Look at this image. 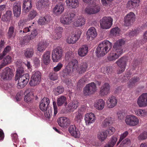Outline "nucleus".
<instances>
[{
  "label": "nucleus",
  "mask_w": 147,
  "mask_h": 147,
  "mask_svg": "<svg viewBox=\"0 0 147 147\" xmlns=\"http://www.w3.org/2000/svg\"><path fill=\"white\" fill-rule=\"evenodd\" d=\"M124 43V41L122 39L116 41L113 45V50L111 52L109 55L107 57L109 61H115L123 53V45Z\"/></svg>",
  "instance_id": "1"
},
{
  "label": "nucleus",
  "mask_w": 147,
  "mask_h": 147,
  "mask_svg": "<svg viewBox=\"0 0 147 147\" xmlns=\"http://www.w3.org/2000/svg\"><path fill=\"white\" fill-rule=\"evenodd\" d=\"M112 44L108 40H104L100 43L96 48L95 53L98 57H103L110 50Z\"/></svg>",
  "instance_id": "2"
},
{
  "label": "nucleus",
  "mask_w": 147,
  "mask_h": 147,
  "mask_svg": "<svg viewBox=\"0 0 147 147\" xmlns=\"http://www.w3.org/2000/svg\"><path fill=\"white\" fill-rule=\"evenodd\" d=\"M75 16L76 14L74 12L69 13H65L60 17V22L64 25H70L73 22Z\"/></svg>",
  "instance_id": "3"
},
{
  "label": "nucleus",
  "mask_w": 147,
  "mask_h": 147,
  "mask_svg": "<svg viewBox=\"0 0 147 147\" xmlns=\"http://www.w3.org/2000/svg\"><path fill=\"white\" fill-rule=\"evenodd\" d=\"M50 103V101L49 98L44 97L41 101L39 105V108L42 111L44 112L45 113L46 116L47 118H49L51 116L49 112L47 114V111L49 109V106Z\"/></svg>",
  "instance_id": "4"
},
{
  "label": "nucleus",
  "mask_w": 147,
  "mask_h": 147,
  "mask_svg": "<svg viewBox=\"0 0 147 147\" xmlns=\"http://www.w3.org/2000/svg\"><path fill=\"white\" fill-rule=\"evenodd\" d=\"M113 19L110 17H104L100 21L101 27L103 29L110 28L112 25Z\"/></svg>",
  "instance_id": "5"
},
{
  "label": "nucleus",
  "mask_w": 147,
  "mask_h": 147,
  "mask_svg": "<svg viewBox=\"0 0 147 147\" xmlns=\"http://www.w3.org/2000/svg\"><path fill=\"white\" fill-rule=\"evenodd\" d=\"M41 73L38 71H36L33 73L29 84L31 86H33L39 84L41 80Z\"/></svg>",
  "instance_id": "6"
},
{
  "label": "nucleus",
  "mask_w": 147,
  "mask_h": 147,
  "mask_svg": "<svg viewBox=\"0 0 147 147\" xmlns=\"http://www.w3.org/2000/svg\"><path fill=\"white\" fill-rule=\"evenodd\" d=\"M96 90V84L92 82L86 85L84 89L83 93L85 95H90L95 93Z\"/></svg>",
  "instance_id": "7"
},
{
  "label": "nucleus",
  "mask_w": 147,
  "mask_h": 147,
  "mask_svg": "<svg viewBox=\"0 0 147 147\" xmlns=\"http://www.w3.org/2000/svg\"><path fill=\"white\" fill-rule=\"evenodd\" d=\"M63 55V50L61 48L57 47L53 50L52 54V58L54 62H57L61 59Z\"/></svg>",
  "instance_id": "8"
},
{
  "label": "nucleus",
  "mask_w": 147,
  "mask_h": 147,
  "mask_svg": "<svg viewBox=\"0 0 147 147\" xmlns=\"http://www.w3.org/2000/svg\"><path fill=\"white\" fill-rule=\"evenodd\" d=\"M125 122L127 125L131 126H134L139 123V119L135 116L130 115L127 116Z\"/></svg>",
  "instance_id": "9"
},
{
  "label": "nucleus",
  "mask_w": 147,
  "mask_h": 147,
  "mask_svg": "<svg viewBox=\"0 0 147 147\" xmlns=\"http://www.w3.org/2000/svg\"><path fill=\"white\" fill-rule=\"evenodd\" d=\"M29 78L28 74H23L19 76L17 86L18 88L24 87L28 82Z\"/></svg>",
  "instance_id": "10"
},
{
  "label": "nucleus",
  "mask_w": 147,
  "mask_h": 147,
  "mask_svg": "<svg viewBox=\"0 0 147 147\" xmlns=\"http://www.w3.org/2000/svg\"><path fill=\"white\" fill-rule=\"evenodd\" d=\"M135 13L132 12H130L124 17V25L126 26H131L135 21Z\"/></svg>",
  "instance_id": "11"
},
{
  "label": "nucleus",
  "mask_w": 147,
  "mask_h": 147,
  "mask_svg": "<svg viewBox=\"0 0 147 147\" xmlns=\"http://www.w3.org/2000/svg\"><path fill=\"white\" fill-rule=\"evenodd\" d=\"M13 76L12 71L8 67H5L3 69L1 76V78L6 80H11Z\"/></svg>",
  "instance_id": "12"
},
{
  "label": "nucleus",
  "mask_w": 147,
  "mask_h": 147,
  "mask_svg": "<svg viewBox=\"0 0 147 147\" xmlns=\"http://www.w3.org/2000/svg\"><path fill=\"white\" fill-rule=\"evenodd\" d=\"M117 64L119 69L117 71V74H120L125 70L126 65V61L125 57H122L116 61Z\"/></svg>",
  "instance_id": "13"
},
{
  "label": "nucleus",
  "mask_w": 147,
  "mask_h": 147,
  "mask_svg": "<svg viewBox=\"0 0 147 147\" xmlns=\"http://www.w3.org/2000/svg\"><path fill=\"white\" fill-rule=\"evenodd\" d=\"M137 103L140 107L147 106V93H143L137 99Z\"/></svg>",
  "instance_id": "14"
},
{
  "label": "nucleus",
  "mask_w": 147,
  "mask_h": 147,
  "mask_svg": "<svg viewBox=\"0 0 147 147\" xmlns=\"http://www.w3.org/2000/svg\"><path fill=\"white\" fill-rule=\"evenodd\" d=\"M100 10V7L99 6L97 5H89L85 8V12L87 14L91 15L98 13Z\"/></svg>",
  "instance_id": "15"
},
{
  "label": "nucleus",
  "mask_w": 147,
  "mask_h": 147,
  "mask_svg": "<svg viewBox=\"0 0 147 147\" xmlns=\"http://www.w3.org/2000/svg\"><path fill=\"white\" fill-rule=\"evenodd\" d=\"M81 34L80 31L76 32L75 34H73L72 36L68 37L67 39V42L69 44H74L79 39Z\"/></svg>",
  "instance_id": "16"
},
{
  "label": "nucleus",
  "mask_w": 147,
  "mask_h": 147,
  "mask_svg": "<svg viewBox=\"0 0 147 147\" xmlns=\"http://www.w3.org/2000/svg\"><path fill=\"white\" fill-rule=\"evenodd\" d=\"M140 0H129L127 2L126 7L129 9H136L140 5Z\"/></svg>",
  "instance_id": "17"
},
{
  "label": "nucleus",
  "mask_w": 147,
  "mask_h": 147,
  "mask_svg": "<svg viewBox=\"0 0 147 147\" xmlns=\"http://www.w3.org/2000/svg\"><path fill=\"white\" fill-rule=\"evenodd\" d=\"M57 122L59 126L63 128L67 127L70 124L69 119L64 117L59 118L57 120Z\"/></svg>",
  "instance_id": "18"
},
{
  "label": "nucleus",
  "mask_w": 147,
  "mask_h": 147,
  "mask_svg": "<svg viewBox=\"0 0 147 147\" xmlns=\"http://www.w3.org/2000/svg\"><path fill=\"white\" fill-rule=\"evenodd\" d=\"M95 119L94 115L92 113H88L85 116L84 120L86 125H89L94 123Z\"/></svg>",
  "instance_id": "19"
},
{
  "label": "nucleus",
  "mask_w": 147,
  "mask_h": 147,
  "mask_svg": "<svg viewBox=\"0 0 147 147\" xmlns=\"http://www.w3.org/2000/svg\"><path fill=\"white\" fill-rule=\"evenodd\" d=\"M69 131L71 135L76 138H79L80 136V131L75 125H71L69 128Z\"/></svg>",
  "instance_id": "20"
},
{
  "label": "nucleus",
  "mask_w": 147,
  "mask_h": 147,
  "mask_svg": "<svg viewBox=\"0 0 147 147\" xmlns=\"http://www.w3.org/2000/svg\"><path fill=\"white\" fill-rule=\"evenodd\" d=\"M24 100L27 103L32 102L34 98V94L33 92L28 90H26L24 93Z\"/></svg>",
  "instance_id": "21"
},
{
  "label": "nucleus",
  "mask_w": 147,
  "mask_h": 147,
  "mask_svg": "<svg viewBox=\"0 0 147 147\" xmlns=\"http://www.w3.org/2000/svg\"><path fill=\"white\" fill-rule=\"evenodd\" d=\"M118 102L116 98L114 96H111L107 100V107L109 108H112L115 107Z\"/></svg>",
  "instance_id": "22"
},
{
  "label": "nucleus",
  "mask_w": 147,
  "mask_h": 147,
  "mask_svg": "<svg viewBox=\"0 0 147 147\" xmlns=\"http://www.w3.org/2000/svg\"><path fill=\"white\" fill-rule=\"evenodd\" d=\"M64 7L62 3H59L56 5L53 9V13L57 15L61 14L64 11Z\"/></svg>",
  "instance_id": "23"
},
{
  "label": "nucleus",
  "mask_w": 147,
  "mask_h": 147,
  "mask_svg": "<svg viewBox=\"0 0 147 147\" xmlns=\"http://www.w3.org/2000/svg\"><path fill=\"white\" fill-rule=\"evenodd\" d=\"M97 35L95 28L94 27L90 28L88 30L87 35L88 40H92L95 38Z\"/></svg>",
  "instance_id": "24"
},
{
  "label": "nucleus",
  "mask_w": 147,
  "mask_h": 147,
  "mask_svg": "<svg viewBox=\"0 0 147 147\" xmlns=\"http://www.w3.org/2000/svg\"><path fill=\"white\" fill-rule=\"evenodd\" d=\"M49 0H39L36 3V7L38 9H41L49 6Z\"/></svg>",
  "instance_id": "25"
},
{
  "label": "nucleus",
  "mask_w": 147,
  "mask_h": 147,
  "mask_svg": "<svg viewBox=\"0 0 147 147\" xmlns=\"http://www.w3.org/2000/svg\"><path fill=\"white\" fill-rule=\"evenodd\" d=\"M32 7L31 0H24L23 1L22 10L24 12H27Z\"/></svg>",
  "instance_id": "26"
},
{
  "label": "nucleus",
  "mask_w": 147,
  "mask_h": 147,
  "mask_svg": "<svg viewBox=\"0 0 147 147\" xmlns=\"http://www.w3.org/2000/svg\"><path fill=\"white\" fill-rule=\"evenodd\" d=\"M67 65L69 67L72 72H74L75 70H77L78 65V61L76 59H74L68 62Z\"/></svg>",
  "instance_id": "27"
},
{
  "label": "nucleus",
  "mask_w": 147,
  "mask_h": 147,
  "mask_svg": "<svg viewBox=\"0 0 147 147\" xmlns=\"http://www.w3.org/2000/svg\"><path fill=\"white\" fill-rule=\"evenodd\" d=\"M51 52L49 51H46L43 54L42 58V61L45 65H48L50 62Z\"/></svg>",
  "instance_id": "28"
},
{
  "label": "nucleus",
  "mask_w": 147,
  "mask_h": 147,
  "mask_svg": "<svg viewBox=\"0 0 147 147\" xmlns=\"http://www.w3.org/2000/svg\"><path fill=\"white\" fill-rule=\"evenodd\" d=\"M33 29L30 31L31 33L30 35L26 36L24 37V40H25V41H26V42H28V41L34 39L38 34V32L34 26L33 27Z\"/></svg>",
  "instance_id": "29"
},
{
  "label": "nucleus",
  "mask_w": 147,
  "mask_h": 147,
  "mask_svg": "<svg viewBox=\"0 0 147 147\" xmlns=\"http://www.w3.org/2000/svg\"><path fill=\"white\" fill-rule=\"evenodd\" d=\"M105 105V101L102 99L96 100L94 103V107L99 110H102L104 108Z\"/></svg>",
  "instance_id": "30"
},
{
  "label": "nucleus",
  "mask_w": 147,
  "mask_h": 147,
  "mask_svg": "<svg viewBox=\"0 0 147 147\" xmlns=\"http://www.w3.org/2000/svg\"><path fill=\"white\" fill-rule=\"evenodd\" d=\"M110 85L108 83L104 84L101 87L100 91V94L102 96L107 95L109 92Z\"/></svg>",
  "instance_id": "31"
},
{
  "label": "nucleus",
  "mask_w": 147,
  "mask_h": 147,
  "mask_svg": "<svg viewBox=\"0 0 147 147\" xmlns=\"http://www.w3.org/2000/svg\"><path fill=\"white\" fill-rule=\"evenodd\" d=\"M88 52V47L85 45L82 46L79 49L78 54L81 57L85 56Z\"/></svg>",
  "instance_id": "32"
},
{
  "label": "nucleus",
  "mask_w": 147,
  "mask_h": 147,
  "mask_svg": "<svg viewBox=\"0 0 147 147\" xmlns=\"http://www.w3.org/2000/svg\"><path fill=\"white\" fill-rule=\"evenodd\" d=\"M21 6L19 4L15 3L13 5V11L15 16L18 17L21 13Z\"/></svg>",
  "instance_id": "33"
},
{
  "label": "nucleus",
  "mask_w": 147,
  "mask_h": 147,
  "mask_svg": "<svg viewBox=\"0 0 147 147\" xmlns=\"http://www.w3.org/2000/svg\"><path fill=\"white\" fill-rule=\"evenodd\" d=\"M3 57H1V60H2L1 64V69L2 67L10 64L11 63V58L9 55H7L2 59V58Z\"/></svg>",
  "instance_id": "34"
},
{
  "label": "nucleus",
  "mask_w": 147,
  "mask_h": 147,
  "mask_svg": "<svg viewBox=\"0 0 147 147\" xmlns=\"http://www.w3.org/2000/svg\"><path fill=\"white\" fill-rule=\"evenodd\" d=\"M50 19V16L49 15H46L44 17L39 18L38 20V23L39 25H44L49 22Z\"/></svg>",
  "instance_id": "35"
},
{
  "label": "nucleus",
  "mask_w": 147,
  "mask_h": 147,
  "mask_svg": "<svg viewBox=\"0 0 147 147\" xmlns=\"http://www.w3.org/2000/svg\"><path fill=\"white\" fill-rule=\"evenodd\" d=\"M66 3L67 6L73 9H75L79 6L78 0H66Z\"/></svg>",
  "instance_id": "36"
},
{
  "label": "nucleus",
  "mask_w": 147,
  "mask_h": 147,
  "mask_svg": "<svg viewBox=\"0 0 147 147\" xmlns=\"http://www.w3.org/2000/svg\"><path fill=\"white\" fill-rule=\"evenodd\" d=\"M88 64L86 63H81L79 67H78L77 72L79 74L84 73L87 70Z\"/></svg>",
  "instance_id": "37"
},
{
  "label": "nucleus",
  "mask_w": 147,
  "mask_h": 147,
  "mask_svg": "<svg viewBox=\"0 0 147 147\" xmlns=\"http://www.w3.org/2000/svg\"><path fill=\"white\" fill-rule=\"evenodd\" d=\"M85 24L84 19L81 16H79L76 19L74 22V25L76 27L82 26Z\"/></svg>",
  "instance_id": "38"
},
{
  "label": "nucleus",
  "mask_w": 147,
  "mask_h": 147,
  "mask_svg": "<svg viewBox=\"0 0 147 147\" xmlns=\"http://www.w3.org/2000/svg\"><path fill=\"white\" fill-rule=\"evenodd\" d=\"M114 119L111 117H108L103 121L102 126L103 127H107L111 125L113 123Z\"/></svg>",
  "instance_id": "39"
},
{
  "label": "nucleus",
  "mask_w": 147,
  "mask_h": 147,
  "mask_svg": "<svg viewBox=\"0 0 147 147\" xmlns=\"http://www.w3.org/2000/svg\"><path fill=\"white\" fill-rule=\"evenodd\" d=\"M72 72L71 70L67 65L65 67L63 70V71L61 72L62 76L63 77H65L68 76H71Z\"/></svg>",
  "instance_id": "40"
},
{
  "label": "nucleus",
  "mask_w": 147,
  "mask_h": 147,
  "mask_svg": "<svg viewBox=\"0 0 147 147\" xmlns=\"http://www.w3.org/2000/svg\"><path fill=\"white\" fill-rule=\"evenodd\" d=\"M117 139L115 136L112 137L109 141L104 146V147H113L117 141Z\"/></svg>",
  "instance_id": "41"
},
{
  "label": "nucleus",
  "mask_w": 147,
  "mask_h": 147,
  "mask_svg": "<svg viewBox=\"0 0 147 147\" xmlns=\"http://www.w3.org/2000/svg\"><path fill=\"white\" fill-rule=\"evenodd\" d=\"M107 137V135L106 132L105 131L99 132L97 134L98 139L101 142L104 141Z\"/></svg>",
  "instance_id": "42"
},
{
  "label": "nucleus",
  "mask_w": 147,
  "mask_h": 147,
  "mask_svg": "<svg viewBox=\"0 0 147 147\" xmlns=\"http://www.w3.org/2000/svg\"><path fill=\"white\" fill-rule=\"evenodd\" d=\"M57 103L58 106H61L64 104L66 106L67 105L66 97L64 96H61L59 98L57 99Z\"/></svg>",
  "instance_id": "43"
},
{
  "label": "nucleus",
  "mask_w": 147,
  "mask_h": 147,
  "mask_svg": "<svg viewBox=\"0 0 147 147\" xmlns=\"http://www.w3.org/2000/svg\"><path fill=\"white\" fill-rule=\"evenodd\" d=\"M46 48V45L43 41L40 42L37 45V49L40 52H43Z\"/></svg>",
  "instance_id": "44"
},
{
  "label": "nucleus",
  "mask_w": 147,
  "mask_h": 147,
  "mask_svg": "<svg viewBox=\"0 0 147 147\" xmlns=\"http://www.w3.org/2000/svg\"><path fill=\"white\" fill-rule=\"evenodd\" d=\"M11 11L10 10L7 11L2 16V20L4 22L9 21L11 19Z\"/></svg>",
  "instance_id": "45"
},
{
  "label": "nucleus",
  "mask_w": 147,
  "mask_h": 147,
  "mask_svg": "<svg viewBox=\"0 0 147 147\" xmlns=\"http://www.w3.org/2000/svg\"><path fill=\"white\" fill-rule=\"evenodd\" d=\"M34 53L33 49L28 48L25 51L24 53L25 57L27 58H30L32 57Z\"/></svg>",
  "instance_id": "46"
},
{
  "label": "nucleus",
  "mask_w": 147,
  "mask_h": 147,
  "mask_svg": "<svg viewBox=\"0 0 147 147\" xmlns=\"http://www.w3.org/2000/svg\"><path fill=\"white\" fill-rule=\"evenodd\" d=\"M38 15L37 12L34 10L30 11L28 15V19L31 20L34 19Z\"/></svg>",
  "instance_id": "47"
},
{
  "label": "nucleus",
  "mask_w": 147,
  "mask_h": 147,
  "mask_svg": "<svg viewBox=\"0 0 147 147\" xmlns=\"http://www.w3.org/2000/svg\"><path fill=\"white\" fill-rule=\"evenodd\" d=\"M135 113L139 116H144L147 113V111L144 110L138 109L135 111Z\"/></svg>",
  "instance_id": "48"
},
{
  "label": "nucleus",
  "mask_w": 147,
  "mask_h": 147,
  "mask_svg": "<svg viewBox=\"0 0 147 147\" xmlns=\"http://www.w3.org/2000/svg\"><path fill=\"white\" fill-rule=\"evenodd\" d=\"M64 91V88L61 86H58L57 88L54 90V93L55 95H57L62 93Z\"/></svg>",
  "instance_id": "49"
},
{
  "label": "nucleus",
  "mask_w": 147,
  "mask_h": 147,
  "mask_svg": "<svg viewBox=\"0 0 147 147\" xmlns=\"http://www.w3.org/2000/svg\"><path fill=\"white\" fill-rule=\"evenodd\" d=\"M55 31L56 34L57 35V39L59 38L61 36V34L63 32V28L60 26L57 27L55 29Z\"/></svg>",
  "instance_id": "50"
},
{
  "label": "nucleus",
  "mask_w": 147,
  "mask_h": 147,
  "mask_svg": "<svg viewBox=\"0 0 147 147\" xmlns=\"http://www.w3.org/2000/svg\"><path fill=\"white\" fill-rule=\"evenodd\" d=\"M11 50V47L9 45L7 46L4 49L2 53L1 54V57L5 56Z\"/></svg>",
  "instance_id": "51"
},
{
  "label": "nucleus",
  "mask_w": 147,
  "mask_h": 147,
  "mask_svg": "<svg viewBox=\"0 0 147 147\" xmlns=\"http://www.w3.org/2000/svg\"><path fill=\"white\" fill-rule=\"evenodd\" d=\"M24 69L22 67H20L18 68L17 69V73L15 76V80H18L19 76L22 75V74L24 73Z\"/></svg>",
  "instance_id": "52"
},
{
  "label": "nucleus",
  "mask_w": 147,
  "mask_h": 147,
  "mask_svg": "<svg viewBox=\"0 0 147 147\" xmlns=\"http://www.w3.org/2000/svg\"><path fill=\"white\" fill-rule=\"evenodd\" d=\"M49 79L51 80L55 81L58 78V74L55 72L50 73L49 75Z\"/></svg>",
  "instance_id": "53"
},
{
  "label": "nucleus",
  "mask_w": 147,
  "mask_h": 147,
  "mask_svg": "<svg viewBox=\"0 0 147 147\" xmlns=\"http://www.w3.org/2000/svg\"><path fill=\"white\" fill-rule=\"evenodd\" d=\"M79 103L77 100H74L69 104V106L72 109H76L79 105Z\"/></svg>",
  "instance_id": "54"
},
{
  "label": "nucleus",
  "mask_w": 147,
  "mask_h": 147,
  "mask_svg": "<svg viewBox=\"0 0 147 147\" xmlns=\"http://www.w3.org/2000/svg\"><path fill=\"white\" fill-rule=\"evenodd\" d=\"M14 27L13 26H10L9 28L8 32V36L9 38H11L14 35Z\"/></svg>",
  "instance_id": "55"
},
{
  "label": "nucleus",
  "mask_w": 147,
  "mask_h": 147,
  "mask_svg": "<svg viewBox=\"0 0 147 147\" xmlns=\"http://www.w3.org/2000/svg\"><path fill=\"white\" fill-rule=\"evenodd\" d=\"M105 131V132H106L107 135H109V136H111L114 133L115 131V129L114 127H111Z\"/></svg>",
  "instance_id": "56"
},
{
  "label": "nucleus",
  "mask_w": 147,
  "mask_h": 147,
  "mask_svg": "<svg viewBox=\"0 0 147 147\" xmlns=\"http://www.w3.org/2000/svg\"><path fill=\"white\" fill-rule=\"evenodd\" d=\"M126 145L127 146L126 147H127L128 146H130L131 145L130 141V140L128 138H126L123 140L122 142L120 144L119 147H121L123 146V145Z\"/></svg>",
  "instance_id": "57"
},
{
  "label": "nucleus",
  "mask_w": 147,
  "mask_h": 147,
  "mask_svg": "<svg viewBox=\"0 0 147 147\" xmlns=\"http://www.w3.org/2000/svg\"><path fill=\"white\" fill-rule=\"evenodd\" d=\"M119 31L120 30L119 28L118 27H115L111 29V33L113 35L116 36L119 34Z\"/></svg>",
  "instance_id": "58"
},
{
  "label": "nucleus",
  "mask_w": 147,
  "mask_h": 147,
  "mask_svg": "<svg viewBox=\"0 0 147 147\" xmlns=\"http://www.w3.org/2000/svg\"><path fill=\"white\" fill-rule=\"evenodd\" d=\"M139 80V78L138 77H134L131 79L129 80L130 83L128 84V86L129 87H131V86H132L133 84H134L135 83L138 82Z\"/></svg>",
  "instance_id": "59"
},
{
  "label": "nucleus",
  "mask_w": 147,
  "mask_h": 147,
  "mask_svg": "<svg viewBox=\"0 0 147 147\" xmlns=\"http://www.w3.org/2000/svg\"><path fill=\"white\" fill-rule=\"evenodd\" d=\"M128 134V131H126L121 134V135L120 139L118 142L117 145H118L122 141L125 137H126Z\"/></svg>",
  "instance_id": "60"
},
{
  "label": "nucleus",
  "mask_w": 147,
  "mask_h": 147,
  "mask_svg": "<svg viewBox=\"0 0 147 147\" xmlns=\"http://www.w3.org/2000/svg\"><path fill=\"white\" fill-rule=\"evenodd\" d=\"M147 138V132L144 131L141 134L138 136V138L139 140H145Z\"/></svg>",
  "instance_id": "61"
},
{
  "label": "nucleus",
  "mask_w": 147,
  "mask_h": 147,
  "mask_svg": "<svg viewBox=\"0 0 147 147\" xmlns=\"http://www.w3.org/2000/svg\"><path fill=\"white\" fill-rule=\"evenodd\" d=\"M82 117V114L80 112H77L75 118V120L78 122H80Z\"/></svg>",
  "instance_id": "62"
},
{
  "label": "nucleus",
  "mask_w": 147,
  "mask_h": 147,
  "mask_svg": "<svg viewBox=\"0 0 147 147\" xmlns=\"http://www.w3.org/2000/svg\"><path fill=\"white\" fill-rule=\"evenodd\" d=\"M63 66V64L60 63H59L55 67L53 68V70L55 72H57L60 71Z\"/></svg>",
  "instance_id": "63"
},
{
  "label": "nucleus",
  "mask_w": 147,
  "mask_h": 147,
  "mask_svg": "<svg viewBox=\"0 0 147 147\" xmlns=\"http://www.w3.org/2000/svg\"><path fill=\"white\" fill-rule=\"evenodd\" d=\"M33 61L36 67H38L40 65V61L38 58L37 57H35L33 59Z\"/></svg>",
  "instance_id": "64"
}]
</instances>
